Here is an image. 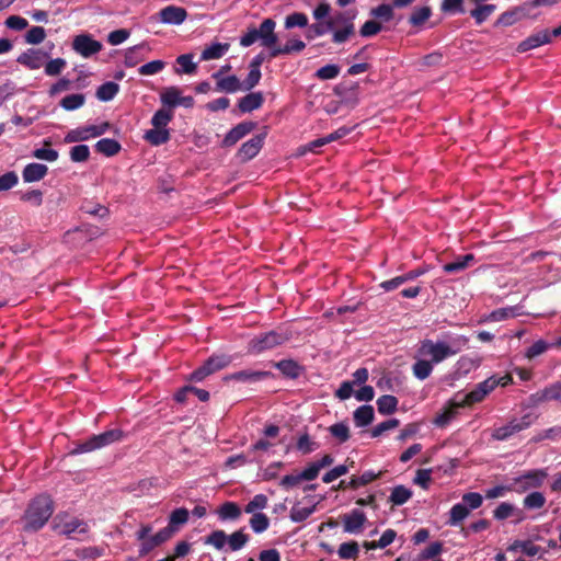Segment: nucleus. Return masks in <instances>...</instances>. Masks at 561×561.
Returning <instances> with one entry per match:
<instances>
[{"mask_svg": "<svg viewBox=\"0 0 561 561\" xmlns=\"http://www.w3.org/2000/svg\"><path fill=\"white\" fill-rule=\"evenodd\" d=\"M54 501L48 494H39L32 499L24 512V530L38 531L54 513Z\"/></svg>", "mask_w": 561, "mask_h": 561, "instance_id": "nucleus-1", "label": "nucleus"}, {"mask_svg": "<svg viewBox=\"0 0 561 561\" xmlns=\"http://www.w3.org/2000/svg\"><path fill=\"white\" fill-rule=\"evenodd\" d=\"M125 434L121 428H112L101 434L93 435L85 442L78 444L72 450L69 451L70 456L79 454L91 453L96 449L106 447L116 442L123 440Z\"/></svg>", "mask_w": 561, "mask_h": 561, "instance_id": "nucleus-2", "label": "nucleus"}, {"mask_svg": "<svg viewBox=\"0 0 561 561\" xmlns=\"http://www.w3.org/2000/svg\"><path fill=\"white\" fill-rule=\"evenodd\" d=\"M290 335L286 331L272 330L255 335L248 343L247 350L249 354L259 355L265 351L273 350L288 342Z\"/></svg>", "mask_w": 561, "mask_h": 561, "instance_id": "nucleus-3", "label": "nucleus"}, {"mask_svg": "<svg viewBox=\"0 0 561 561\" xmlns=\"http://www.w3.org/2000/svg\"><path fill=\"white\" fill-rule=\"evenodd\" d=\"M232 362V356L224 353H216L209 356L202 366L196 368L188 377L191 381H203L206 377L228 367Z\"/></svg>", "mask_w": 561, "mask_h": 561, "instance_id": "nucleus-4", "label": "nucleus"}, {"mask_svg": "<svg viewBox=\"0 0 561 561\" xmlns=\"http://www.w3.org/2000/svg\"><path fill=\"white\" fill-rule=\"evenodd\" d=\"M458 350L453 348L449 344L443 341L434 342L432 340H423L417 348V354L422 357H431L434 364L442 363L446 358L454 356Z\"/></svg>", "mask_w": 561, "mask_h": 561, "instance_id": "nucleus-5", "label": "nucleus"}, {"mask_svg": "<svg viewBox=\"0 0 561 561\" xmlns=\"http://www.w3.org/2000/svg\"><path fill=\"white\" fill-rule=\"evenodd\" d=\"M536 420L537 415L533 413H527L520 419H512L507 424L494 428L491 436L495 440H507L515 434L530 427Z\"/></svg>", "mask_w": 561, "mask_h": 561, "instance_id": "nucleus-6", "label": "nucleus"}, {"mask_svg": "<svg viewBox=\"0 0 561 561\" xmlns=\"http://www.w3.org/2000/svg\"><path fill=\"white\" fill-rule=\"evenodd\" d=\"M331 19L334 21V31L332 34V42L334 44H343L355 35V14L350 15L348 12H339Z\"/></svg>", "mask_w": 561, "mask_h": 561, "instance_id": "nucleus-7", "label": "nucleus"}, {"mask_svg": "<svg viewBox=\"0 0 561 561\" xmlns=\"http://www.w3.org/2000/svg\"><path fill=\"white\" fill-rule=\"evenodd\" d=\"M111 128V124L108 122H103L99 125H88L78 127L75 129L69 130L64 141L66 144H72V142H79V141H85L90 138H95L99 136H102Z\"/></svg>", "mask_w": 561, "mask_h": 561, "instance_id": "nucleus-8", "label": "nucleus"}, {"mask_svg": "<svg viewBox=\"0 0 561 561\" xmlns=\"http://www.w3.org/2000/svg\"><path fill=\"white\" fill-rule=\"evenodd\" d=\"M71 48L81 57L90 58L100 53L103 45L100 41L94 39L91 34L82 33L73 37Z\"/></svg>", "mask_w": 561, "mask_h": 561, "instance_id": "nucleus-9", "label": "nucleus"}, {"mask_svg": "<svg viewBox=\"0 0 561 561\" xmlns=\"http://www.w3.org/2000/svg\"><path fill=\"white\" fill-rule=\"evenodd\" d=\"M547 477L543 470H530L525 474L514 478V486L518 492H525L528 489H536L542 485L545 478Z\"/></svg>", "mask_w": 561, "mask_h": 561, "instance_id": "nucleus-10", "label": "nucleus"}, {"mask_svg": "<svg viewBox=\"0 0 561 561\" xmlns=\"http://www.w3.org/2000/svg\"><path fill=\"white\" fill-rule=\"evenodd\" d=\"M275 21L268 18L263 20L259 28H256L257 38L261 41V45L270 50L277 46L278 37L275 33Z\"/></svg>", "mask_w": 561, "mask_h": 561, "instance_id": "nucleus-11", "label": "nucleus"}, {"mask_svg": "<svg viewBox=\"0 0 561 561\" xmlns=\"http://www.w3.org/2000/svg\"><path fill=\"white\" fill-rule=\"evenodd\" d=\"M265 137H266V133H261V134L253 136L251 139L245 141L244 144H242V146L240 147V149L238 150V153H237L238 158L241 161L245 162V161H249V160L253 159L254 157H256L263 147Z\"/></svg>", "mask_w": 561, "mask_h": 561, "instance_id": "nucleus-12", "label": "nucleus"}, {"mask_svg": "<svg viewBox=\"0 0 561 561\" xmlns=\"http://www.w3.org/2000/svg\"><path fill=\"white\" fill-rule=\"evenodd\" d=\"M256 127L254 122H241L231 128L225 136L221 147H232L244 136L250 134Z\"/></svg>", "mask_w": 561, "mask_h": 561, "instance_id": "nucleus-13", "label": "nucleus"}, {"mask_svg": "<svg viewBox=\"0 0 561 561\" xmlns=\"http://www.w3.org/2000/svg\"><path fill=\"white\" fill-rule=\"evenodd\" d=\"M367 522L366 514L355 508L343 516V529L347 534H359Z\"/></svg>", "mask_w": 561, "mask_h": 561, "instance_id": "nucleus-14", "label": "nucleus"}, {"mask_svg": "<svg viewBox=\"0 0 561 561\" xmlns=\"http://www.w3.org/2000/svg\"><path fill=\"white\" fill-rule=\"evenodd\" d=\"M46 58H48V53L42 49L30 48L22 53L16 61L31 70H36L44 65Z\"/></svg>", "mask_w": 561, "mask_h": 561, "instance_id": "nucleus-15", "label": "nucleus"}, {"mask_svg": "<svg viewBox=\"0 0 561 561\" xmlns=\"http://www.w3.org/2000/svg\"><path fill=\"white\" fill-rule=\"evenodd\" d=\"M551 42V34L548 30H542L529 35L517 46V51L525 53Z\"/></svg>", "mask_w": 561, "mask_h": 561, "instance_id": "nucleus-16", "label": "nucleus"}, {"mask_svg": "<svg viewBox=\"0 0 561 561\" xmlns=\"http://www.w3.org/2000/svg\"><path fill=\"white\" fill-rule=\"evenodd\" d=\"M159 18L162 23L179 25L186 20L187 12L182 7L168 5L159 11Z\"/></svg>", "mask_w": 561, "mask_h": 561, "instance_id": "nucleus-17", "label": "nucleus"}, {"mask_svg": "<svg viewBox=\"0 0 561 561\" xmlns=\"http://www.w3.org/2000/svg\"><path fill=\"white\" fill-rule=\"evenodd\" d=\"M174 533L175 529L171 527H164L160 529L156 535L149 537L141 543L140 554H147L153 548L168 541L173 536Z\"/></svg>", "mask_w": 561, "mask_h": 561, "instance_id": "nucleus-18", "label": "nucleus"}, {"mask_svg": "<svg viewBox=\"0 0 561 561\" xmlns=\"http://www.w3.org/2000/svg\"><path fill=\"white\" fill-rule=\"evenodd\" d=\"M151 48L147 43H140L129 47L125 53L124 64L126 67L131 68L137 66L145 59V55L150 53Z\"/></svg>", "mask_w": 561, "mask_h": 561, "instance_id": "nucleus-19", "label": "nucleus"}, {"mask_svg": "<svg viewBox=\"0 0 561 561\" xmlns=\"http://www.w3.org/2000/svg\"><path fill=\"white\" fill-rule=\"evenodd\" d=\"M264 103L262 92H250L238 101V108L241 113H251L259 110Z\"/></svg>", "mask_w": 561, "mask_h": 561, "instance_id": "nucleus-20", "label": "nucleus"}, {"mask_svg": "<svg viewBox=\"0 0 561 561\" xmlns=\"http://www.w3.org/2000/svg\"><path fill=\"white\" fill-rule=\"evenodd\" d=\"M272 374L270 371L244 369V370L232 373V374L228 375L225 379L226 380H236V381H240V382H257V381L268 378Z\"/></svg>", "mask_w": 561, "mask_h": 561, "instance_id": "nucleus-21", "label": "nucleus"}, {"mask_svg": "<svg viewBox=\"0 0 561 561\" xmlns=\"http://www.w3.org/2000/svg\"><path fill=\"white\" fill-rule=\"evenodd\" d=\"M306 48L305 42L299 38H290L285 45H277L272 50H270V58H276L282 55H291L301 53Z\"/></svg>", "mask_w": 561, "mask_h": 561, "instance_id": "nucleus-22", "label": "nucleus"}, {"mask_svg": "<svg viewBox=\"0 0 561 561\" xmlns=\"http://www.w3.org/2000/svg\"><path fill=\"white\" fill-rule=\"evenodd\" d=\"M274 367L277 368L285 377L290 379H297L305 371V367L294 359H282L274 363Z\"/></svg>", "mask_w": 561, "mask_h": 561, "instance_id": "nucleus-23", "label": "nucleus"}, {"mask_svg": "<svg viewBox=\"0 0 561 561\" xmlns=\"http://www.w3.org/2000/svg\"><path fill=\"white\" fill-rule=\"evenodd\" d=\"M48 168L42 163H28L22 171L24 182L32 183L41 181L46 176Z\"/></svg>", "mask_w": 561, "mask_h": 561, "instance_id": "nucleus-24", "label": "nucleus"}, {"mask_svg": "<svg viewBox=\"0 0 561 561\" xmlns=\"http://www.w3.org/2000/svg\"><path fill=\"white\" fill-rule=\"evenodd\" d=\"M476 261L473 254L468 253L462 256H458L455 261L444 264L443 271L447 274H455L466 270L472 262Z\"/></svg>", "mask_w": 561, "mask_h": 561, "instance_id": "nucleus-25", "label": "nucleus"}, {"mask_svg": "<svg viewBox=\"0 0 561 561\" xmlns=\"http://www.w3.org/2000/svg\"><path fill=\"white\" fill-rule=\"evenodd\" d=\"M308 31L306 33V37L308 39H313L317 36H322L329 32L334 31V21L332 19H327L325 21H318L311 25L308 24Z\"/></svg>", "mask_w": 561, "mask_h": 561, "instance_id": "nucleus-26", "label": "nucleus"}, {"mask_svg": "<svg viewBox=\"0 0 561 561\" xmlns=\"http://www.w3.org/2000/svg\"><path fill=\"white\" fill-rule=\"evenodd\" d=\"M96 152L104 154L105 157L116 156L121 149V144L112 138H102L95 145Z\"/></svg>", "mask_w": 561, "mask_h": 561, "instance_id": "nucleus-27", "label": "nucleus"}, {"mask_svg": "<svg viewBox=\"0 0 561 561\" xmlns=\"http://www.w3.org/2000/svg\"><path fill=\"white\" fill-rule=\"evenodd\" d=\"M374 408L371 405H362L353 413L354 423L357 427H365L374 421Z\"/></svg>", "mask_w": 561, "mask_h": 561, "instance_id": "nucleus-28", "label": "nucleus"}, {"mask_svg": "<svg viewBox=\"0 0 561 561\" xmlns=\"http://www.w3.org/2000/svg\"><path fill=\"white\" fill-rule=\"evenodd\" d=\"M216 91L225 93H236L242 91V84L239 78L234 75L226 78H220L216 82Z\"/></svg>", "mask_w": 561, "mask_h": 561, "instance_id": "nucleus-29", "label": "nucleus"}, {"mask_svg": "<svg viewBox=\"0 0 561 561\" xmlns=\"http://www.w3.org/2000/svg\"><path fill=\"white\" fill-rule=\"evenodd\" d=\"M144 138L152 146H160L170 140V131L168 128L153 127L145 133Z\"/></svg>", "mask_w": 561, "mask_h": 561, "instance_id": "nucleus-30", "label": "nucleus"}, {"mask_svg": "<svg viewBox=\"0 0 561 561\" xmlns=\"http://www.w3.org/2000/svg\"><path fill=\"white\" fill-rule=\"evenodd\" d=\"M458 402H449V405L446 407L442 412L437 413L433 423L437 427H445L449 422L455 419L458 409Z\"/></svg>", "mask_w": 561, "mask_h": 561, "instance_id": "nucleus-31", "label": "nucleus"}, {"mask_svg": "<svg viewBox=\"0 0 561 561\" xmlns=\"http://www.w3.org/2000/svg\"><path fill=\"white\" fill-rule=\"evenodd\" d=\"M230 45L228 43H214L210 46L206 47L201 55L202 60H213L219 59L222 57L229 49Z\"/></svg>", "mask_w": 561, "mask_h": 561, "instance_id": "nucleus-32", "label": "nucleus"}, {"mask_svg": "<svg viewBox=\"0 0 561 561\" xmlns=\"http://www.w3.org/2000/svg\"><path fill=\"white\" fill-rule=\"evenodd\" d=\"M383 476V471H379L375 473L371 470L365 471L362 476L356 477L353 476L348 482L350 489L356 490L359 486H364L369 484L370 482L381 478Z\"/></svg>", "mask_w": 561, "mask_h": 561, "instance_id": "nucleus-33", "label": "nucleus"}, {"mask_svg": "<svg viewBox=\"0 0 561 561\" xmlns=\"http://www.w3.org/2000/svg\"><path fill=\"white\" fill-rule=\"evenodd\" d=\"M412 491L404 485H397L391 490L388 501L393 506L405 504L412 497Z\"/></svg>", "mask_w": 561, "mask_h": 561, "instance_id": "nucleus-34", "label": "nucleus"}, {"mask_svg": "<svg viewBox=\"0 0 561 561\" xmlns=\"http://www.w3.org/2000/svg\"><path fill=\"white\" fill-rule=\"evenodd\" d=\"M433 365L434 363H432L431 360H427L425 358H419L412 365V373L416 379L425 380L431 376L433 371Z\"/></svg>", "mask_w": 561, "mask_h": 561, "instance_id": "nucleus-35", "label": "nucleus"}, {"mask_svg": "<svg viewBox=\"0 0 561 561\" xmlns=\"http://www.w3.org/2000/svg\"><path fill=\"white\" fill-rule=\"evenodd\" d=\"M249 539V535L243 529H239L229 536L227 535L228 549L230 551H238L248 543Z\"/></svg>", "mask_w": 561, "mask_h": 561, "instance_id": "nucleus-36", "label": "nucleus"}, {"mask_svg": "<svg viewBox=\"0 0 561 561\" xmlns=\"http://www.w3.org/2000/svg\"><path fill=\"white\" fill-rule=\"evenodd\" d=\"M337 554L342 560H355L359 556V546L354 540L343 542L337 549Z\"/></svg>", "mask_w": 561, "mask_h": 561, "instance_id": "nucleus-37", "label": "nucleus"}, {"mask_svg": "<svg viewBox=\"0 0 561 561\" xmlns=\"http://www.w3.org/2000/svg\"><path fill=\"white\" fill-rule=\"evenodd\" d=\"M477 4V8L470 11V15L474 19L477 25H481L496 10V5L480 3Z\"/></svg>", "mask_w": 561, "mask_h": 561, "instance_id": "nucleus-38", "label": "nucleus"}, {"mask_svg": "<svg viewBox=\"0 0 561 561\" xmlns=\"http://www.w3.org/2000/svg\"><path fill=\"white\" fill-rule=\"evenodd\" d=\"M398 399L391 394H383L377 400V409L380 414L388 415L393 413L398 407Z\"/></svg>", "mask_w": 561, "mask_h": 561, "instance_id": "nucleus-39", "label": "nucleus"}, {"mask_svg": "<svg viewBox=\"0 0 561 561\" xmlns=\"http://www.w3.org/2000/svg\"><path fill=\"white\" fill-rule=\"evenodd\" d=\"M309 19L304 12H293L286 15L284 21V27L291 30L295 27L304 28L308 26Z\"/></svg>", "mask_w": 561, "mask_h": 561, "instance_id": "nucleus-40", "label": "nucleus"}, {"mask_svg": "<svg viewBox=\"0 0 561 561\" xmlns=\"http://www.w3.org/2000/svg\"><path fill=\"white\" fill-rule=\"evenodd\" d=\"M119 91V85L113 81L101 84L96 90V98L100 101L108 102L115 98Z\"/></svg>", "mask_w": 561, "mask_h": 561, "instance_id": "nucleus-41", "label": "nucleus"}, {"mask_svg": "<svg viewBox=\"0 0 561 561\" xmlns=\"http://www.w3.org/2000/svg\"><path fill=\"white\" fill-rule=\"evenodd\" d=\"M218 516L222 520H236L241 516V510L234 502H225L218 510Z\"/></svg>", "mask_w": 561, "mask_h": 561, "instance_id": "nucleus-42", "label": "nucleus"}, {"mask_svg": "<svg viewBox=\"0 0 561 561\" xmlns=\"http://www.w3.org/2000/svg\"><path fill=\"white\" fill-rule=\"evenodd\" d=\"M486 396L485 390L477 383L474 388L465 394L463 399L458 402V407H470L474 403L481 402Z\"/></svg>", "mask_w": 561, "mask_h": 561, "instance_id": "nucleus-43", "label": "nucleus"}, {"mask_svg": "<svg viewBox=\"0 0 561 561\" xmlns=\"http://www.w3.org/2000/svg\"><path fill=\"white\" fill-rule=\"evenodd\" d=\"M85 102V96L82 93H75L66 95L60 101V106L66 111H75L80 108Z\"/></svg>", "mask_w": 561, "mask_h": 561, "instance_id": "nucleus-44", "label": "nucleus"}, {"mask_svg": "<svg viewBox=\"0 0 561 561\" xmlns=\"http://www.w3.org/2000/svg\"><path fill=\"white\" fill-rule=\"evenodd\" d=\"M432 15V10L430 7H421L413 10L409 18V23L412 26H421L423 25Z\"/></svg>", "mask_w": 561, "mask_h": 561, "instance_id": "nucleus-45", "label": "nucleus"}, {"mask_svg": "<svg viewBox=\"0 0 561 561\" xmlns=\"http://www.w3.org/2000/svg\"><path fill=\"white\" fill-rule=\"evenodd\" d=\"M181 92L176 87H169L161 93V103L170 110L179 106Z\"/></svg>", "mask_w": 561, "mask_h": 561, "instance_id": "nucleus-46", "label": "nucleus"}, {"mask_svg": "<svg viewBox=\"0 0 561 561\" xmlns=\"http://www.w3.org/2000/svg\"><path fill=\"white\" fill-rule=\"evenodd\" d=\"M81 526H85V524L81 519L73 517L62 524H56L54 528L60 529V534L69 536L77 530L85 531L84 527L80 528Z\"/></svg>", "mask_w": 561, "mask_h": 561, "instance_id": "nucleus-47", "label": "nucleus"}, {"mask_svg": "<svg viewBox=\"0 0 561 561\" xmlns=\"http://www.w3.org/2000/svg\"><path fill=\"white\" fill-rule=\"evenodd\" d=\"M204 543L213 546L217 550H222L227 545V534L221 529L214 530L205 537Z\"/></svg>", "mask_w": 561, "mask_h": 561, "instance_id": "nucleus-48", "label": "nucleus"}, {"mask_svg": "<svg viewBox=\"0 0 561 561\" xmlns=\"http://www.w3.org/2000/svg\"><path fill=\"white\" fill-rule=\"evenodd\" d=\"M469 508L462 503L455 504L450 508L448 524L451 526H456L461 520H463L469 515Z\"/></svg>", "mask_w": 561, "mask_h": 561, "instance_id": "nucleus-49", "label": "nucleus"}, {"mask_svg": "<svg viewBox=\"0 0 561 561\" xmlns=\"http://www.w3.org/2000/svg\"><path fill=\"white\" fill-rule=\"evenodd\" d=\"M369 15L379 19L383 22H389L393 19L394 12H393V4H386L382 3L376 8L370 9Z\"/></svg>", "mask_w": 561, "mask_h": 561, "instance_id": "nucleus-50", "label": "nucleus"}, {"mask_svg": "<svg viewBox=\"0 0 561 561\" xmlns=\"http://www.w3.org/2000/svg\"><path fill=\"white\" fill-rule=\"evenodd\" d=\"M172 118L173 112L171 110L160 108L153 114L151 124L157 128H167Z\"/></svg>", "mask_w": 561, "mask_h": 561, "instance_id": "nucleus-51", "label": "nucleus"}, {"mask_svg": "<svg viewBox=\"0 0 561 561\" xmlns=\"http://www.w3.org/2000/svg\"><path fill=\"white\" fill-rule=\"evenodd\" d=\"M249 524L254 533L261 534L270 527V519L264 513H254Z\"/></svg>", "mask_w": 561, "mask_h": 561, "instance_id": "nucleus-52", "label": "nucleus"}, {"mask_svg": "<svg viewBox=\"0 0 561 561\" xmlns=\"http://www.w3.org/2000/svg\"><path fill=\"white\" fill-rule=\"evenodd\" d=\"M330 434L335 437L340 443H345L350 439V428L346 423L340 422L331 425L329 428Z\"/></svg>", "mask_w": 561, "mask_h": 561, "instance_id": "nucleus-53", "label": "nucleus"}, {"mask_svg": "<svg viewBox=\"0 0 561 561\" xmlns=\"http://www.w3.org/2000/svg\"><path fill=\"white\" fill-rule=\"evenodd\" d=\"M546 503V497L541 492L535 491L525 496L523 504L528 510H539Z\"/></svg>", "mask_w": 561, "mask_h": 561, "instance_id": "nucleus-54", "label": "nucleus"}, {"mask_svg": "<svg viewBox=\"0 0 561 561\" xmlns=\"http://www.w3.org/2000/svg\"><path fill=\"white\" fill-rule=\"evenodd\" d=\"M46 37V31L42 26H32L26 34L24 35V39L27 44L38 45Z\"/></svg>", "mask_w": 561, "mask_h": 561, "instance_id": "nucleus-55", "label": "nucleus"}, {"mask_svg": "<svg viewBox=\"0 0 561 561\" xmlns=\"http://www.w3.org/2000/svg\"><path fill=\"white\" fill-rule=\"evenodd\" d=\"M268 500L264 494H256L253 499L244 506L247 514L257 513L256 511L263 510L267 506Z\"/></svg>", "mask_w": 561, "mask_h": 561, "instance_id": "nucleus-56", "label": "nucleus"}, {"mask_svg": "<svg viewBox=\"0 0 561 561\" xmlns=\"http://www.w3.org/2000/svg\"><path fill=\"white\" fill-rule=\"evenodd\" d=\"M72 162H85L90 158V149L87 145H76L69 151Z\"/></svg>", "mask_w": 561, "mask_h": 561, "instance_id": "nucleus-57", "label": "nucleus"}, {"mask_svg": "<svg viewBox=\"0 0 561 561\" xmlns=\"http://www.w3.org/2000/svg\"><path fill=\"white\" fill-rule=\"evenodd\" d=\"M188 520V511L184 507L174 510L169 519V525L167 527L174 528L176 530V526L184 525Z\"/></svg>", "mask_w": 561, "mask_h": 561, "instance_id": "nucleus-58", "label": "nucleus"}, {"mask_svg": "<svg viewBox=\"0 0 561 561\" xmlns=\"http://www.w3.org/2000/svg\"><path fill=\"white\" fill-rule=\"evenodd\" d=\"M318 447L319 445L311 440L308 433L300 435L296 444V448L304 455L312 453L313 450L318 449Z\"/></svg>", "mask_w": 561, "mask_h": 561, "instance_id": "nucleus-59", "label": "nucleus"}, {"mask_svg": "<svg viewBox=\"0 0 561 561\" xmlns=\"http://www.w3.org/2000/svg\"><path fill=\"white\" fill-rule=\"evenodd\" d=\"M81 210L99 218H104L108 215V209L105 206L93 204L92 202H84L81 206Z\"/></svg>", "mask_w": 561, "mask_h": 561, "instance_id": "nucleus-60", "label": "nucleus"}, {"mask_svg": "<svg viewBox=\"0 0 561 561\" xmlns=\"http://www.w3.org/2000/svg\"><path fill=\"white\" fill-rule=\"evenodd\" d=\"M340 70H341L340 66H337L335 64H329V65H325V66L319 68L316 71L314 76L320 80H331L339 76Z\"/></svg>", "mask_w": 561, "mask_h": 561, "instance_id": "nucleus-61", "label": "nucleus"}, {"mask_svg": "<svg viewBox=\"0 0 561 561\" xmlns=\"http://www.w3.org/2000/svg\"><path fill=\"white\" fill-rule=\"evenodd\" d=\"M262 78L261 69L250 68L247 78L241 81L242 91H251L256 87Z\"/></svg>", "mask_w": 561, "mask_h": 561, "instance_id": "nucleus-62", "label": "nucleus"}, {"mask_svg": "<svg viewBox=\"0 0 561 561\" xmlns=\"http://www.w3.org/2000/svg\"><path fill=\"white\" fill-rule=\"evenodd\" d=\"M382 25L376 20L366 21L359 28V35L362 37H373L381 32Z\"/></svg>", "mask_w": 561, "mask_h": 561, "instance_id": "nucleus-63", "label": "nucleus"}, {"mask_svg": "<svg viewBox=\"0 0 561 561\" xmlns=\"http://www.w3.org/2000/svg\"><path fill=\"white\" fill-rule=\"evenodd\" d=\"M516 512V507L507 502H502L494 511L493 517L497 520H504L513 516Z\"/></svg>", "mask_w": 561, "mask_h": 561, "instance_id": "nucleus-64", "label": "nucleus"}]
</instances>
